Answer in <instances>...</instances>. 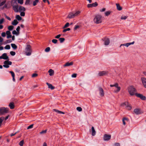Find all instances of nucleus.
Returning <instances> with one entry per match:
<instances>
[{
  "instance_id": "f257e3e1",
  "label": "nucleus",
  "mask_w": 146,
  "mask_h": 146,
  "mask_svg": "<svg viewBox=\"0 0 146 146\" xmlns=\"http://www.w3.org/2000/svg\"><path fill=\"white\" fill-rule=\"evenodd\" d=\"M0 59H3L4 60H7L9 59V57L7 56V54L6 53H4L2 55L0 56ZM12 62L8 60H5L4 62V64L3 66L6 68H8L9 67V65L12 64Z\"/></svg>"
},
{
  "instance_id": "f03ea898",
  "label": "nucleus",
  "mask_w": 146,
  "mask_h": 146,
  "mask_svg": "<svg viewBox=\"0 0 146 146\" xmlns=\"http://www.w3.org/2000/svg\"><path fill=\"white\" fill-rule=\"evenodd\" d=\"M14 3H16V5H13L12 6L13 9L15 12H20L25 11V8L24 7L20 6L19 7L17 3L16 0L15 1Z\"/></svg>"
},
{
  "instance_id": "7ed1b4c3",
  "label": "nucleus",
  "mask_w": 146,
  "mask_h": 146,
  "mask_svg": "<svg viewBox=\"0 0 146 146\" xmlns=\"http://www.w3.org/2000/svg\"><path fill=\"white\" fill-rule=\"evenodd\" d=\"M128 92L130 95L131 96L135 95L137 94L136 89L132 86H130L128 88Z\"/></svg>"
},
{
  "instance_id": "20e7f679",
  "label": "nucleus",
  "mask_w": 146,
  "mask_h": 146,
  "mask_svg": "<svg viewBox=\"0 0 146 146\" xmlns=\"http://www.w3.org/2000/svg\"><path fill=\"white\" fill-rule=\"evenodd\" d=\"M102 16L101 15L98 14L97 15L94 19V21L97 24L101 23L102 22Z\"/></svg>"
},
{
  "instance_id": "39448f33",
  "label": "nucleus",
  "mask_w": 146,
  "mask_h": 146,
  "mask_svg": "<svg viewBox=\"0 0 146 146\" xmlns=\"http://www.w3.org/2000/svg\"><path fill=\"white\" fill-rule=\"evenodd\" d=\"M31 47L29 44H28L25 48V52L27 56H30L32 52Z\"/></svg>"
},
{
  "instance_id": "423d86ee",
  "label": "nucleus",
  "mask_w": 146,
  "mask_h": 146,
  "mask_svg": "<svg viewBox=\"0 0 146 146\" xmlns=\"http://www.w3.org/2000/svg\"><path fill=\"white\" fill-rule=\"evenodd\" d=\"M80 13V12L79 11H77L75 13L73 12H70L68 14L67 18L69 19L73 18L75 16L78 15Z\"/></svg>"
},
{
  "instance_id": "0eeeda50",
  "label": "nucleus",
  "mask_w": 146,
  "mask_h": 146,
  "mask_svg": "<svg viewBox=\"0 0 146 146\" xmlns=\"http://www.w3.org/2000/svg\"><path fill=\"white\" fill-rule=\"evenodd\" d=\"M9 109L4 107H2L0 108V115H4L8 112Z\"/></svg>"
},
{
  "instance_id": "6e6552de",
  "label": "nucleus",
  "mask_w": 146,
  "mask_h": 146,
  "mask_svg": "<svg viewBox=\"0 0 146 146\" xmlns=\"http://www.w3.org/2000/svg\"><path fill=\"white\" fill-rule=\"evenodd\" d=\"M110 86L111 87H115L117 88V89L116 90H115L114 91V92L116 93H117L119 92L121 89L120 87L118 86V84L117 83H116L113 85H110Z\"/></svg>"
},
{
  "instance_id": "1a4fd4ad",
  "label": "nucleus",
  "mask_w": 146,
  "mask_h": 146,
  "mask_svg": "<svg viewBox=\"0 0 146 146\" xmlns=\"http://www.w3.org/2000/svg\"><path fill=\"white\" fill-rule=\"evenodd\" d=\"M111 138V135L105 134L104 136L103 139L105 141H108Z\"/></svg>"
},
{
  "instance_id": "9d476101",
  "label": "nucleus",
  "mask_w": 146,
  "mask_h": 146,
  "mask_svg": "<svg viewBox=\"0 0 146 146\" xmlns=\"http://www.w3.org/2000/svg\"><path fill=\"white\" fill-rule=\"evenodd\" d=\"M98 4L97 2H95L94 3L92 4H88L87 5L88 8H91L93 7H96L98 6Z\"/></svg>"
},
{
  "instance_id": "9b49d317",
  "label": "nucleus",
  "mask_w": 146,
  "mask_h": 146,
  "mask_svg": "<svg viewBox=\"0 0 146 146\" xmlns=\"http://www.w3.org/2000/svg\"><path fill=\"white\" fill-rule=\"evenodd\" d=\"M102 40L104 41V44L106 45H108L109 44L110 42V40L109 38H104L102 39Z\"/></svg>"
},
{
  "instance_id": "f8f14e48",
  "label": "nucleus",
  "mask_w": 146,
  "mask_h": 146,
  "mask_svg": "<svg viewBox=\"0 0 146 146\" xmlns=\"http://www.w3.org/2000/svg\"><path fill=\"white\" fill-rule=\"evenodd\" d=\"M135 95L138 97L140 98L143 100H145L146 99V97L143 95L140 94H136Z\"/></svg>"
},
{
  "instance_id": "ddd939ff",
  "label": "nucleus",
  "mask_w": 146,
  "mask_h": 146,
  "mask_svg": "<svg viewBox=\"0 0 146 146\" xmlns=\"http://www.w3.org/2000/svg\"><path fill=\"white\" fill-rule=\"evenodd\" d=\"M108 74V71H103L100 72L99 73L98 75L100 76H103L106 75Z\"/></svg>"
},
{
  "instance_id": "4468645a",
  "label": "nucleus",
  "mask_w": 146,
  "mask_h": 146,
  "mask_svg": "<svg viewBox=\"0 0 146 146\" xmlns=\"http://www.w3.org/2000/svg\"><path fill=\"white\" fill-rule=\"evenodd\" d=\"M98 90L100 96L102 97L104 96V93L103 89L101 87H99L98 89Z\"/></svg>"
},
{
  "instance_id": "2eb2a0df",
  "label": "nucleus",
  "mask_w": 146,
  "mask_h": 146,
  "mask_svg": "<svg viewBox=\"0 0 146 146\" xmlns=\"http://www.w3.org/2000/svg\"><path fill=\"white\" fill-rule=\"evenodd\" d=\"M141 80L143 86L146 88V78L144 77H142Z\"/></svg>"
},
{
  "instance_id": "dca6fc26",
  "label": "nucleus",
  "mask_w": 146,
  "mask_h": 146,
  "mask_svg": "<svg viewBox=\"0 0 146 146\" xmlns=\"http://www.w3.org/2000/svg\"><path fill=\"white\" fill-rule=\"evenodd\" d=\"M73 64V62H66L65 64L63 66L64 67L69 66L72 65Z\"/></svg>"
},
{
  "instance_id": "f3484780",
  "label": "nucleus",
  "mask_w": 146,
  "mask_h": 146,
  "mask_svg": "<svg viewBox=\"0 0 146 146\" xmlns=\"http://www.w3.org/2000/svg\"><path fill=\"white\" fill-rule=\"evenodd\" d=\"M46 84L48 86V88H50L52 90H53L55 88L51 84L48 82H46Z\"/></svg>"
},
{
  "instance_id": "a211bd4d",
  "label": "nucleus",
  "mask_w": 146,
  "mask_h": 146,
  "mask_svg": "<svg viewBox=\"0 0 146 146\" xmlns=\"http://www.w3.org/2000/svg\"><path fill=\"white\" fill-rule=\"evenodd\" d=\"M134 112L136 114H139L141 113L140 110L138 109H134Z\"/></svg>"
},
{
  "instance_id": "6ab92c4d",
  "label": "nucleus",
  "mask_w": 146,
  "mask_h": 146,
  "mask_svg": "<svg viewBox=\"0 0 146 146\" xmlns=\"http://www.w3.org/2000/svg\"><path fill=\"white\" fill-rule=\"evenodd\" d=\"M116 5L117 6V9L118 10L121 11L122 10V8L120 6L119 4L116 3Z\"/></svg>"
},
{
  "instance_id": "aec40b11",
  "label": "nucleus",
  "mask_w": 146,
  "mask_h": 146,
  "mask_svg": "<svg viewBox=\"0 0 146 146\" xmlns=\"http://www.w3.org/2000/svg\"><path fill=\"white\" fill-rule=\"evenodd\" d=\"M9 106L10 107V108L12 109L14 108V104L13 102H11L10 103Z\"/></svg>"
},
{
  "instance_id": "412c9836",
  "label": "nucleus",
  "mask_w": 146,
  "mask_h": 146,
  "mask_svg": "<svg viewBox=\"0 0 146 146\" xmlns=\"http://www.w3.org/2000/svg\"><path fill=\"white\" fill-rule=\"evenodd\" d=\"M92 136H94L96 135V132L95 131L94 128L93 127H92Z\"/></svg>"
},
{
  "instance_id": "4be33fe9",
  "label": "nucleus",
  "mask_w": 146,
  "mask_h": 146,
  "mask_svg": "<svg viewBox=\"0 0 146 146\" xmlns=\"http://www.w3.org/2000/svg\"><path fill=\"white\" fill-rule=\"evenodd\" d=\"M18 23V22L16 19H14L12 22V24L13 25H16Z\"/></svg>"
},
{
  "instance_id": "5701e85b",
  "label": "nucleus",
  "mask_w": 146,
  "mask_h": 146,
  "mask_svg": "<svg viewBox=\"0 0 146 146\" xmlns=\"http://www.w3.org/2000/svg\"><path fill=\"white\" fill-rule=\"evenodd\" d=\"M54 110L56 111V112H57L58 113H60V114H64L65 113L62 111H59L56 109H54Z\"/></svg>"
},
{
  "instance_id": "b1692460",
  "label": "nucleus",
  "mask_w": 146,
  "mask_h": 146,
  "mask_svg": "<svg viewBox=\"0 0 146 146\" xmlns=\"http://www.w3.org/2000/svg\"><path fill=\"white\" fill-rule=\"evenodd\" d=\"M48 72L49 73V75L50 76L53 75L54 74V71L51 69H50L48 71Z\"/></svg>"
},
{
  "instance_id": "393cba45",
  "label": "nucleus",
  "mask_w": 146,
  "mask_h": 146,
  "mask_svg": "<svg viewBox=\"0 0 146 146\" xmlns=\"http://www.w3.org/2000/svg\"><path fill=\"white\" fill-rule=\"evenodd\" d=\"M12 47L15 50L17 49V46L15 44L12 43L11 44Z\"/></svg>"
},
{
  "instance_id": "a878e982",
  "label": "nucleus",
  "mask_w": 146,
  "mask_h": 146,
  "mask_svg": "<svg viewBox=\"0 0 146 146\" xmlns=\"http://www.w3.org/2000/svg\"><path fill=\"white\" fill-rule=\"evenodd\" d=\"M129 103L127 102H125L121 104V106L123 107H125L126 108L128 105Z\"/></svg>"
},
{
  "instance_id": "bb28decb",
  "label": "nucleus",
  "mask_w": 146,
  "mask_h": 146,
  "mask_svg": "<svg viewBox=\"0 0 146 146\" xmlns=\"http://www.w3.org/2000/svg\"><path fill=\"white\" fill-rule=\"evenodd\" d=\"M39 0H35L33 2V6H36Z\"/></svg>"
},
{
  "instance_id": "cd10ccee",
  "label": "nucleus",
  "mask_w": 146,
  "mask_h": 146,
  "mask_svg": "<svg viewBox=\"0 0 146 146\" xmlns=\"http://www.w3.org/2000/svg\"><path fill=\"white\" fill-rule=\"evenodd\" d=\"M4 117H1L0 118V127L1 126V124L2 123L4 119Z\"/></svg>"
},
{
  "instance_id": "c85d7f7f",
  "label": "nucleus",
  "mask_w": 146,
  "mask_h": 146,
  "mask_svg": "<svg viewBox=\"0 0 146 146\" xmlns=\"http://www.w3.org/2000/svg\"><path fill=\"white\" fill-rule=\"evenodd\" d=\"M111 12V11H107L105 13V16H109Z\"/></svg>"
},
{
  "instance_id": "c756f323",
  "label": "nucleus",
  "mask_w": 146,
  "mask_h": 146,
  "mask_svg": "<svg viewBox=\"0 0 146 146\" xmlns=\"http://www.w3.org/2000/svg\"><path fill=\"white\" fill-rule=\"evenodd\" d=\"M16 18L18 21H20L22 19V17L19 15H16Z\"/></svg>"
},
{
  "instance_id": "7c9ffc66",
  "label": "nucleus",
  "mask_w": 146,
  "mask_h": 146,
  "mask_svg": "<svg viewBox=\"0 0 146 146\" xmlns=\"http://www.w3.org/2000/svg\"><path fill=\"white\" fill-rule=\"evenodd\" d=\"M59 40L60 42L61 43H62L64 41L65 39L64 38H59Z\"/></svg>"
},
{
  "instance_id": "2f4dec72",
  "label": "nucleus",
  "mask_w": 146,
  "mask_h": 146,
  "mask_svg": "<svg viewBox=\"0 0 146 146\" xmlns=\"http://www.w3.org/2000/svg\"><path fill=\"white\" fill-rule=\"evenodd\" d=\"M70 24L69 23H67L65 25H64L61 26L62 27H67L69 26Z\"/></svg>"
},
{
  "instance_id": "473e14b6",
  "label": "nucleus",
  "mask_w": 146,
  "mask_h": 146,
  "mask_svg": "<svg viewBox=\"0 0 146 146\" xmlns=\"http://www.w3.org/2000/svg\"><path fill=\"white\" fill-rule=\"evenodd\" d=\"M3 0V1L2 2H0V6H3L6 3V0Z\"/></svg>"
},
{
  "instance_id": "72a5a7b5",
  "label": "nucleus",
  "mask_w": 146,
  "mask_h": 146,
  "mask_svg": "<svg viewBox=\"0 0 146 146\" xmlns=\"http://www.w3.org/2000/svg\"><path fill=\"white\" fill-rule=\"evenodd\" d=\"M12 33L13 35H18L19 34V32H17L15 30H14L12 32Z\"/></svg>"
},
{
  "instance_id": "f704fd0d",
  "label": "nucleus",
  "mask_w": 146,
  "mask_h": 146,
  "mask_svg": "<svg viewBox=\"0 0 146 146\" xmlns=\"http://www.w3.org/2000/svg\"><path fill=\"white\" fill-rule=\"evenodd\" d=\"M50 48L48 47H47L45 49V51L46 52H48L49 51H50Z\"/></svg>"
},
{
  "instance_id": "c9c22d12",
  "label": "nucleus",
  "mask_w": 146,
  "mask_h": 146,
  "mask_svg": "<svg viewBox=\"0 0 146 146\" xmlns=\"http://www.w3.org/2000/svg\"><path fill=\"white\" fill-rule=\"evenodd\" d=\"M30 0H26L25 2V4L26 5H30Z\"/></svg>"
},
{
  "instance_id": "e433bc0d",
  "label": "nucleus",
  "mask_w": 146,
  "mask_h": 146,
  "mask_svg": "<svg viewBox=\"0 0 146 146\" xmlns=\"http://www.w3.org/2000/svg\"><path fill=\"white\" fill-rule=\"evenodd\" d=\"M4 48L5 49L9 50L10 48V46L9 45H7L5 46Z\"/></svg>"
},
{
  "instance_id": "4c0bfd02",
  "label": "nucleus",
  "mask_w": 146,
  "mask_h": 146,
  "mask_svg": "<svg viewBox=\"0 0 146 146\" xmlns=\"http://www.w3.org/2000/svg\"><path fill=\"white\" fill-rule=\"evenodd\" d=\"M24 143V140H23L21 141L19 143V144L20 146H22L23 145Z\"/></svg>"
},
{
  "instance_id": "58836bf2",
  "label": "nucleus",
  "mask_w": 146,
  "mask_h": 146,
  "mask_svg": "<svg viewBox=\"0 0 146 146\" xmlns=\"http://www.w3.org/2000/svg\"><path fill=\"white\" fill-rule=\"evenodd\" d=\"M24 11H23L20 12V15L21 16L24 17L25 15V13Z\"/></svg>"
},
{
  "instance_id": "ea45409f",
  "label": "nucleus",
  "mask_w": 146,
  "mask_h": 146,
  "mask_svg": "<svg viewBox=\"0 0 146 146\" xmlns=\"http://www.w3.org/2000/svg\"><path fill=\"white\" fill-rule=\"evenodd\" d=\"M126 108L128 110H130L131 108V107L129 104H128L127 106L126 107Z\"/></svg>"
},
{
  "instance_id": "a19ab883",
  "label": "nucleus",
  "mask_w": 146,
  "mask_h": 146,
  "mask_svg": "<svg viewBox=\"0 0 146 146\" xmlns=\"http://www.w3.org/2000/svg\"><path fill=\"white\" fill-rule=\"evenodd\" d=\"M18 3L21 5H22L23 3V0H17Z\"/></svg>"
},
{
  "instance_id": "79ce46f5",
  "label": "nucleus",
  "mask_w": 146,
  "mask_h": 146,
  "mask_svg": "<svg viewBox=\"0 0 146 146\" xmlns=\"http://www.w3.org/2000/svg\"><path fill=\"white\" fill-rule=\"evenodd\" d=\"M77 110L78 111H82V108L81 107H77L76 108Z\"/></svg>"
},
{
  "instance_id": "37998d69",
  "label": "nucleus",
  "mask_w": 146,
  "mask_h": 146,
  "mask_svg": "<svg viewBox=\"0 0 146 146\" xmlns=\"http://www.w3.org/2000/svg\"><path fill=\"white\" fill-rule=\"evenodd\" d=\"M52 42L54 44H56L57 43L58 40L56 39H54L52 40Z\"/></svg>"
},
{
  "instance_id": "c03bdc74",
  "label": "nucleus",
  "mask_w": 146,
  "mask_h": 146,
  "mask_svg": "<svg viewBox=\"0 0 146 146\" xmlns=\"http://www.w3.org/2000/svg\"><path fill=\"white\" fill-rule=\"evenodd\" d=\"M46 131H47V130H43V131H42L40 132V134H44V133H46Z\"/></svg>"
},
{
  "instance_id": "a18cd8bd",
  "label": "nucleus",
  "mask_w": 146,
  "mask_h": 146,
  "mask_svg": "<svg viewBox=\"0 0 146 146\" xmlns=\"http://www.w3.org/2000/svg\"><path fill=\"white\" fill-rule=\"evenodd\" d=\"M10 54L11 55L13 56L15 55L16 53L15 52L12 51L10 52Z\"/></svg>"
},
{
  "instance_id": "49530a36",
  "label": "nucleus",
  "mask_w": 146,
  "mask_h": 146,
  "mask_svg": "<svg viewBox=\"0 0 146 146\" xmlns=\"http://www.w3.org/2000/svg\"><path fill=\"white\" fill-rule=\"evenodd\" d=\"M70 28H68L67 29H64L63 31V32L64 33V32H66L67 31H70Z\"/></svg>"
},
{
  "instance_id": "de8ad7c7",
  "label": "nucleus",
  "mask_w": 146,
  "mask_h": 146,
  "mask_svg": "<svg viewBox=\"0 0 146 146\" xmlns=\"http://www.w3.org/2000/svg\"><path fill=\"white\" fill-rule=\"evenodd\" d=\"M9 72L11 74L12 77H15V74L13 71H9Z\"/></svg>"
},
{
  "instance_id": "09e8293b",
  "label": "nucleus",
  "mask_w": 146,
  "mask_h": 146,
  "mask_svg": "<svg viewBox=\"0 0 146 146\" xmlns=\"http://www.w3.org/2000/svg\"><path fill=\"white\" fill-rule=\"evenodd\" d=\"M127 17V16H122L121 17V19H126Z\"/></svg>"
},
{
  "instance_id": "8fccbe9b",
  "label": "nucleus",
  "mask_w": 146,
  "mask_h": 146,
  "mask_svg": "<svg viewBox=\"0 0 146 146\" xmlns=\"http://www.w3.org/2000/svg\"><path fill=\"white\" fill-rule=\"evenodd\" d=\"M5 18L7 19L8 20H9V21H10L11 20V18L7 16L5 14Z\"/></svg>"
},
{
  "instance_id": "3c124183",
  "label": "nucleus",
  "mask_w": 146,
  "mask_h": 146,
  "mask_svg": "<svg viewBox=\"0 0 146 146\" xmlns=\"http://www.w3.org/2000/svg\"><path fill=\"white\" fill-rule=\"evenodd\" d=\"M33 124H32L30 125L29 126L27 129H31L33 128Z\"/></svg>"
},
{
  "instance_id": "603ef678",
  "label": "nucleus",
  "mask_w": 146,
  "mask_h": 146,
  "mask_svg": "<svg viewBox=\"0 0 146 146\" xmlns=\"http://www.w3.org/2000/svg\"><path fill=\"white\" fill-rule=\"evenodd\" d=\"M37 76L38 74H37L34 73L32 74V77H35Z\"/></svg>"
},
{
  "instance_id": "864d4df0",
  "label": "nucleus",
  "mask_w": 146,
  "mask_h": 146,
  "mask_svg": "<svg viewBox=\"0 0 146 146\" xmlns=\"http://www.w3.org/2000/svg\"><path fill=\"white\" fill-rule=\"evenodd\" d=\"M4 21V19L3 18H2L0 20V24H2L3 21Z\"/></svg>"
},
{
  "instance_id": "5fc2aeb1",
  "label": "nucleus",
  "mask_w": 146,
  "mask_h": 146,
  "mask_svg": "<svg viewBox=\"0 0 146 146\" xmlns=\"http://www.w3.org/2000/svg\"><path fill=\"white\" fill-rule=\"evenodd\" d=\"M106 10V8H103L102 9H100V11L101 12H104V11H105Z\"/></svg>"
},
{
  "instance_id": "6e6d98bb",
  "label": "nucleus",
  "mask_w": 146,
  "mask_h": 146,
  "mask_svg": "<svg viewBox=\"0 0 146 146\" xmlns=\"http://www.w3.org/2000/svg\"><path fill=\"white\" fill-rule=\"evenodd\" d=\"M135 43L134 41H133L131 42H129V43H127L128 44V45L129 46V45H131V44H133Z\"/></svg>"
},
{
  "instance_id": "4d7b16f0",
  "label": "nucleus",
  "mask_w": 146,
  "mask_h": 146,
  "mask_svg": "<svg viewBox=\"0 0 146 146\" xmlns=\"http://www.w3.org/2000/svg\"><path fill=\"white\" fill-rule=\"evenodd\" d=\"M77 76V74H74L72 75V77L73 78H76Z\"/></svg>"
},
{
  "instance_id": "13d9d810",
  "label": "nucleus",
  "mask_w": 146,
  "mask_h": 146,
  "mask_svg": "<svg viewBox=\"0 0 146 146\" xmlns=\"http://www.w3.org/2000/svg\"><path fill=\"white\" fill-rule=\"evenodd\" d=\"M6 34L7 35L11 34V32L9 31H7L6 32Z\"/></svg>"
},
{
  "instance_id": "bf43d9fd",
  "label": "nucleus",
  "mask_w": 146,
  "mask_h": 146,
  "mask_svg": "<svg viewBox=\"0 0 146 146\" xmlns=\"http://www.w3.org/2000/svg\"><path fill=\"white\" fill-rule=\"evenodd\" d=\"M61 36V35L59 34L55 37V38H59Z\"/></svg>"
},
{
  "instance_id": "052dcab7",
  "label": "nucleus",
  "mask_w": 146,
  "mask_h": 146,
  "mask_svg": "<svg viewBox=\"0 0 146 146\" xmlns=\"http://www.w3.org/2000/svg\"><path fill=\"white\" fill-rule=\"evenodd\" d=\"M1 35L3 37H5L6 36V33L5 32H3L1 33Z\"/></svg>"
},
{
  "instance_id": "680f3d73",
  "label": "nucleus",
  "mask_w": 146,
  "mask_h": 146,
  "mask_svg": "<svg viewBox=\"0 0 146 146\" xmlns=\"http://www.w3.org/2000/svg\"><path fill=\"white\" fill-rule=\"evenodd\" d=\"M6 43H10L12 42V40H6Z\"/></svg>"
},
{
  "instance_id": "e2e57ef3",
  "label": "nucleus",
  "mask_w": 146,
  "mask_h": 146,
  "mask_svg": "<svg viewBox=\"0 0 146 146\" xmlns=\"http://www.w3.org/2000/svg\"><path fill=\"white\" fill-rule=\"evenodd\" d=\"M115 146H120V144L119 143H116L114 144Z\"/></svg>"
},
{
  "instance_id": "0e129e2a",
  "label": "nucleus",
  "mask_w": 146,
  "mask_h": 146,
  "mask_svg": "<svg viewBox=\"0 0 146 146\" xmlns=\"http://www.w3.org/2000/svg\"><path fill=\"white\" fill-rule=\"evenodd\" d=\"M7 38H11L12 37V35L10 34L9 35H7Z\"/></svg>"
},
{
  "instance_id": "69168bd1",
  "label": "nucleus",
  "mask_w": 146,
  "mask_h": 146,
  "mask_svg": "<svg viewBox=\"0 0 146 146\" xmlns=\"http://www.w3.org/2000/svg\"><path fill=\"white\" fill-rule=\"evenodd\" d=\"M3 40V39L1 37H0V42H2Z\"/></svg>"
},
{
  "instance_id": "338daca9",
  "label": "nucleus",
  "mask_w": 146,
  "mask_h": 146,
  "mask_svg": "<svg viewBox=\"0 0 146 146\" xmlns=\"http://www.w3.org/2000/svg\"><path fill=\"white\" fill-rule=\"evenodd\" d=\"M7 4H5L3 6V9H4V8H6L7 7Z\"/></svg>"
},
{
  "instance_id": "774afa93",
  "label": "nucleus",
  "mask_w": 146,
  "mask_h": 146,
  "mask_svg": "<svg viewBox=\"0 0 146 146\" xmlns=\"http://www.w3.org/2000/svg\"><path fill=\"white\" fill-rule=\"evenodd\" d=\"M43 146H47V144L45 142H44L43 145Z\"/></svg>"
}]
</instances>
